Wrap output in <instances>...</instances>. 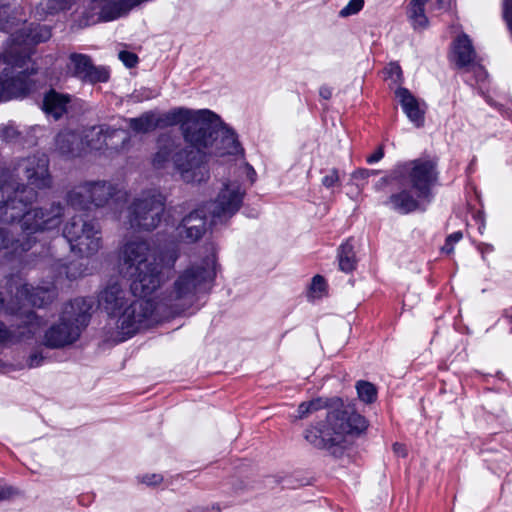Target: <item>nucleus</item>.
<instances>
[{
	"label": "nucleus",
	"instance_id": "nucleus-1",
	"mask_svg": "<svg viewBox=\"0 0 512 512\" xmlns=\"http://www.w3.org/2000/svg\"><path fill=\"white\" fill-rule=\"evenodd\" d=\"M178 259L176 250L157 253L142 239L127 241L119 256L120 269L131 280L130 290L119 282L109 283L98 295L99 307L109 317V334L123 342L158 321L155 303L147 296L165 281V272Z\"/></svg>",
	"mask_w": 512,
	"mask_h": 512
},
{
	"label": "nucleus",
	"instance_id": "nucleus-2",
	"mask_svg": "<svg viewBox=\"0 0 512 512\" xmlns=\"http://www.w3.org/2000/svg\"><path fill=\"white\" fill-rule=\"evenodd\" d=\"M56 296L54 283L32 287L28 284L17 290L16 298L21 306L17 309L9 307L12 314H19L21 324L15 332H11L8 341H29L39 338L42 346L50 349H62L74 344L87 327L90 311L93 307L91 298L79 297L66 303L57 322L41 334L44 320L34 311L22 310L27 304L42 307Z\"/></svg>",
	"mask_w": 512,
	"mask_h": 512
},
{
	"label": "nucleus",
	"instance_id": "nucleus-3",
	"mask_svg": "<svg viewBox=\"0 0 512 512\" xmlns=\"http://www.w3.org/2000/svg\"><path fill=\"white\" fill-rule=\"evenodd\" d=\"M19 9L0 0V30L10 34V44L0 55V101L25 97L33 88L30 76L35 73L30 58L32 46L51 37L46 25L27 24L18 19Z\"/></svg>",
	"mask_w": 512,
	"mask_h": 512
},
{
	"label": "nucleus",
	"instance_id": "nucleus-4",
	"mask_svg": "<svg viewBox=\"0 0 512 512\" xmlns=\"http://www.w3.org/2000/svg\"><path fill=\"white\" fill-rule=\"evenodd\" d=\"M218 124L201 131L207 138L205 144H194L193 148H181L179 140L170 135L159 136L152 166L157 170L173 167L180 179L187 184H200L210 177L207 154L215 156L235 155L240 146L233 130L227 127L217 115Z\"/></svg>",
	"mask_w": 512,
	"mask_h": 512
},
{
	"label": "nucleus",
	"instance_id": "nucleus-5",
	"mask_svg": "<svg viewBox=\"0 0 512 512\" xmlns=\"http://www.w3.org/2000/svg\"><path fill=\"white\" fill-rule=\"evenodd\" d=\"M3 195L7 199L0 202V225L19 222L23 230L24 215L28 204L37 198V193L29 189L24 183H9L5 181L1 186ZM7 227L0 226V263L12 259L31 249V239H10Z\"/></svg>",
	"mask_w": 512,
	"mask_h": 512
},
{
	"label": "nucleus",
	"instance_id": "nucleus-6",
	"mask_svg": "<svg viewBox=\"0 0 512 512\" xmlns=\"http://www.w3.org/2000/svg\"><path fill=\"white\" fill-rule=\"evenodd\" d=\"M216 277V254L213 248L201 259L192 262L175 279L165 299L173 313L188 309L201 293L207 292Z\"/></svg>",
	"mask_w": 512,
	"mask_h": 512
},
{
	"label": "nucleus",
	"instance_id": "nucleus-7",
	"mask_svg": "<svg viewBox=\"0 0 512 512\" xmlns=\"http://www.w3.org/2000/svg\"><path fill=\"white\" fill-rule=\"evenodd\" d=\"M334 408L327 413L326 424L310 427L304 433L305 439L314 447L328 449L339 445L347 436L359 435L367 428V421L341 400L333 402Z\"/></svg>",
	"mask_w": 512,
	"mask_h": 512
},
{
	"label": "nucleus",
	"instance_id": "nucleus-8",
	"mask_svg": "<svg viewBox=\"0 0 512 512\" xmlns=\"http://www.w3.org/2000/svg\"><path fill=\"white\" fill-rule=\"evenodd\" d=\"M436 180V163L431 159L420 158L398 164L388 176L381 178L375 187L381 190L385 185L394 182L399 185H409L418 196L429 199L431 188Z\"/></svg>",
	"mask_w": 512,
	"mask_h": 512
},
{
	"label": "nucleus",
	"instance_id": "nucleus-9",
	"mask_svg": "<svg viewBox=\"0 0 512 512\" xmlns=\"http://www.w3.org/2000/svg\"><path fill=\"white\" fill-rule=\"evenodd\" d=\"M157 127L180 125L184 140L193 148L194 144H205L206 138L201 131L218 124L217 114L208 110H192L184 107L174 108L161 116H156Z\"/></svg>",
	"mask_w": 512,
	"mask_h": 512
},
{
	"label": "nucleus",
	"instance_id": "nucleus-10",
	"mask_svg": "<svg viewBox=\"0 0 512 512\" xmlns=\"http://www.w3.org/2000/svg\"><path fill=\"white\" fill-rule=\"evenodd\" d=\"M128 194L106 181H86L73 187L66 196L67 203L78 210H88L91 206L110 205L117 208L127 201Z\"/></svg>",
	"mask_w": 512,
	"mask_h": 512
},
{
	"label": "nucleus",
	"instance_id": "nucleus-11",
	"mask_svg": "<svg viewBox=\"0 0 512 512\" xmlns=\"http://www.w3.org/2000/svg\"><path fill=\"white\" fill-rule=\"evenodd\" d=\"M165 201L157 189L142 192L125 211L124 223L134 230H154L161 222Z\"/></svg>",
	"mask_w": 512,
	"mask_h": 512
},
{
	"label": "nucleus",
	"instance_id": "nucleus-12",
	"mask_svg": "<svg viewBox=\"0 0 512 512\" xmlns=\"http://www.w3.org/2000/svg\"><path fill=\"white\" fill-rule=\"evenodd\" d=\"M243 174L249 176L254 174V170L247 164L239 166L237 168V178L223 181L216 198L205 205L213 223L231 218L240 209L245 196V190L239 181Z\"/></svg>",
	"mask_w": 512,
	"mask_h": 512
},
{
	"label": "nucleus",
	"instance_id": "nucleus-13",
	"mask_svg": "<svg viewBox=\"0 0 512 512\" xmlns=\"http://www.w3.org/2000/svg\"><path fill=\"white\" fill-rule=\"evenodd\" d=\"M63 236L71 252L80 257H91L101 248L100 228L95 222L81 216H73L65 223Z\"/></svg>",
	"mask_w": 512,
	"mask_h": 512
},
{
	"label": "nucleus",
	"instance_id": "nucleus-14",
	"mask_svg": "<svg viewBox=\"0 0 512 512\" xmlns=\"http://www.w3.org/2000/svg\"><path fill=\"white\" fill-rule=\"evenodd\" d=\"M63 216L64 206L59 201L28 209L24 215L22 240L30 238L32 246L36 241L32 235L58 229Z\"/></svg>",
	"mask_w": 512,
	"mask_h": 512
},
{
	"label": "nucleus",
	"instance_id": "nucleus-15",
	"mask_svg": "<svg viewBox=\"0 0 512 512\" xmlns=\"http://www.w3.org/2000/svg\"><path fill=\"white\" fill-rule=\"evenodd\" d=\"M21 174L27 184L33 188L42 190L50 188L52 185L49 160L45 154H34L18 160L11 175L20 182Z\"/></svg>",
	"mask_w": 512,
	"mask_h": 512
},
{
	"label": "nucleus",
	"instance_id": "nucleus-16",
	"mask_svg": "<svg viewBox=\"0 0 512 512\" xmlns=\"http://www.w3.org/2000/svg\"><path fill=\"white\" fill-rule=\"evenodd\" d=\"M84 138V146L86 145L90 149L99 150L106 146L116 151L124 150L130 140L129 133L126 130L113 129L104 125L90 128Z\"/></svg>",
	"mask_w": 512,
	"mask_h": 512
},
{
	"label": "nucleus",
	"instance_id": "nucleus-17",
	"mask_svg": "<svg viewBox=\"0 0 512 512\" xmlns=\"http://www.w3.org/2000/svg\"><path fill=\"white\" fill-rule=\"evenodd\" d=\"M208 208L204 205L186 215L176 228L177 237L186 243H193L206 232Z\"/></svg>",
	"mask_w": 512,
	"mask_h": 512
},
{
	"label": "nucleus",
	"instance_id": "nucleus-18",
	"mask_svg": "<svg viewBox=\"0 0 512 512\" xmlns=\"http://www.w3.org/2000/svg\"><path fill=\"white\" fill-rule=\"evenodd\" d=\"M453 0H412L408 9V17L414 28H425L428 24V18L425 15V5L433 12H445L452 4Z\"/></svg>",
	"mask_w": 512,
	"mask_h": 512
},
{
	"label": "nucleus",
	"instance_id": "nucleus-19",
	"mask_svg": "<svg viewBox=\"0 0 512 512\" xmlns=\"http://www.w3.org/2000/svg\"><path fill=\"white\" fill-rule=\"evenodd\" d=\"M401 186L400 190L392 193L385 201L389 209L405 215L417 210L421 200H427L425 197L418 196L412 188L408 189L407 185Z\"/></svg>",
	"mask_w": 512,
	"mask_h": 512
},
{
	"label": "nucleus",
	"instance_id": "nucleus-20",
	"mask_svg": "<svg viewBox=\"0 0 512 512\" xmlns=\"http://www.w3.org/2000/svg\"><path fill=\"white\" fill-rule=\"evenodd\" d=\"M451 59L460 68L474 69L477 67L481 70V67L477 65L476 52L466 34L460 35L454 41Z\"/></svg>",
	"mask_w": 512,
	"mask_h": 512
},
{
	"label": "nucleus",
	"instance_id": "nucleus-21",
	"mask_svg": "<svg viewBox=\"0 0 512 512\" xmlns=\"http://www.w3.org/2000/svg\"><path fill=\"white\" fill-rule=\"evenodd\" d=\"M395 95L408 119L417 127L422 126L425 113L424 103H420L408 89L403 87H399L395 91Z\"/></svg>",
	"mask_w": 512,
	"mask_h": 512
},
{
	"label": "nucleus",
	"instance_id": "nucleus-22",
	"mask_svg": "<svg viewBox=\"0 0 512 512\" xmlns=\"http://www.w3.org/2000/svg\"><path fill=\"white\" fill-rule=\"evenodd\" d=\"M56 150L63 156L75 157L80 155L84 149L82 137L72 131H63L56 136Z\"/></svg>",
	"mask_w": 512,
	"mask_h": 512
},
{
	"label": "nucleus",
	"instance_id": "nucleus-23",
	"mask_svg": "<svg viewBox=\"0 0 512 512\" xmlns=\"http://www.w3.org/2000/svg\"><path fill=\"white\" fill-rule=\"evenodd\" d=\"M70 96L54 90L48 92L43 99V111L54 119H59L67 110Z\"/></svg>",
	"mask_w": 512,
	"mask_h": 512
},
{
	"label": "nucleus",
	"instance_id": "nucleus-24",
	"mask_svg": "<svg viewBox=\"0 0 512 512\" xmlns=\"http://www.w3.org/2000/svg\"><path fill=\"white\" fill-rule=\"evenodd\" d=\"M68 71L76 78L84 81L87 73L93 65L88 55L72 53L69 57Z\"/></svg>",
	"mask_w": 512,
	"mask_h": 512
},
{
	"label": "nucleus",
	"instance_id": "nucleus-25",
	"mask_svg": "<svg viewBox=\"0 0 512 512\" xmlns=\"http://www.w3.org/2000/svg\"><path fill=\"white\" fill-rule=\"evenodd\" d=\"M338 262L340 270L345 273H349L356 268V255L351 240H347L339 247Z\"/></svg>",
	"mask_w": 512,
	"mask_h": 512
},
{
	"label": "nucleus",
	"instance_id": "nucleus-26",
	"mask_svg": "<svg viewBox=\"0 0 512 512\" xmlns=\"http://www.w3.org/2000/svg\"><path fill=\"white\" fill-rule=\"evenodd\" d=\"M129 127L137 133H147L157 128L156 114L147 112L138 118L128 120Z\"/></svg>",
	"mask_w": 512,
	"mask_h": 512
},
{
	"label": "nucleus",
	"instance_id": "nucleus-27",
	"mask_svg": "<svg viewBox=\"0 0 512 512\" xmlns=\"http://www.w3.org/2000/svg\"><path fill=\"white\" fill-rule=\"evenodd\" d=\"M329 403L322 398L313 399L308 402H302L296 411V414L293 416L295 420L306 419L318 410H321L325 407H328Z\"/></svg>",
	"mask_w": 512,
	"mask_h": 512
},
{
	"label": "nucleus",
	"instance_id": "nucleus-28",
	"mask_svg": "<svg viewBox=\"0 0 512 512\" xmlns=\"http://www.w3.org/2000/svg\"><path fill=\"white\" fill-rule=\"evenodd\" d=\"M53 269L57 270V280L63 277L69 280H74L84 274V270L79 267H76L75 264H70L69 266H66L61 262H57L54 264Z\"/></svg>",
	"mask_w": 512,
	"mask_h": 512
},
{
	"label": "nucleus",
	"instance_id": "nucleus-29",
	"mask_svg": "<svg viewBox=\"0 0 512 512\" xmlns=\"http://www.w3.org/2000/svg\"><path fill=\"white\" fill-rule=\"evenodd\" d=\"M358 397L365 403H372L375 401L377 391L375 386L367 381H358L356 384Z\"/></svg>",
	"mask_w": 512,
	"mask_h": 512
},
{
	"label": "nucleus",
	"instance_id": "nucleus-30",
	"mask_svg": "<svg viewBox=\"0 0 512 512\" xmlns=\"http://www.w3.org/2000/svg\"><path fill=\"white\" fill-rule=\"evenodd\" d=\"M109 70L103 66L92 65L83 82L96 84L109 80Z\"/></svg>",
	"mask_w": 512,
	"mask_h": 512
},
{
	"label": "nucleus",
	"instance_id": "nucleus-31",
	"mask_svg": "<svg viewBox=\"0 0 512 512\" xmlns=\"http://www.w3.org/2000/svg\"><path fill=\"white\" fill-rule=\"evenodd\" d=\"M47 356L44 354L43 349H36L30 353L23 368H36L41 366Z\"/></svg>",
	"mask_w": 512,
	"mask_h": 512
},
{
	"label": "nucleus",
	"instance_id": "nucleus-32",
	"mask_svg": "<svg viewBox=\"0 0 512 512\" xmlns=\"http://www.w3.org/2000/svg\"><path fill=\"white\" fill-rule=\"evenodd\" d=\"M364 5V0H350L348 4L343 7L340 12V17H348L357 14Z\"/></svg>",
	"mask_w": 512,
	"mask_h": 512
},
{
	"label": "nucleus",
	"instance_id": "nucleus-33",
	"mask_svg": "<svg viewBox=\"0 0 512 512\" xmlns=\"http://www.w3.org/2000/svg\"><path fill=\"white\" fill-rule=\"evenodd\" d=\"M326 281L321 275L312 278L310 291L315 297H320L326 290Z\"/></svg>",
	"mask_w": 512,
	"mask_h": 512
},
{
	"label": "nucleus",
	"instance_id": "nucleus-34",
	"mask_svg": "<svg viewBox=\"0 0 512 512\" xmlns=\"http://www.w3.org/2000/svg\"><path fill=\"white\" fill-rule=\"evenodd\" d=\"M322 185L328 189L337 186L340 183L339 173L336 169H331L321 180Z\"/></svg>",
	"mask_w": 512,
	"mask_h": 512
},
{
	"label": "nucleus",
	"instance_id": "nucleus-35",
	"mask_svg": "<svg viewBox=\"0 0 512 512\" xmlns=\"http://www.w3.org/2000/svg\"><path fill=\"white\" fill-rule=\"evenodd\" d=\"M385 73L394 83H399L402 81V70L397 63H390L385 68Z\"/></svg>",
	"mask_w": 512,
	"mask_h": 512
},
{
	"label": "nucleus",
	"instance_id": "nucleus-36",
	"mask_svg": "<svg viewBox=\"0 0 512 512\" xmlns=\"http://www.w3.org/2000/svg\"><path fill=\"white\" fill-rule=\"evenodd\" d=\"M19 136V132L13 126H4L1 128L0 137L3 141L13 142Z\"/></svg>",
	"mask_w": 512,
	"mask_h": 512
},
{
	"label": "nucleus",
	"instance_id": "nucleus-37",
	"mask_svg": "<svg viewBox=\"0 0 512 512\" xmlns=\"http://www.w3.org/2000/svg\"><path fill=\"white\" fill-rule=\"evenodd\" d=\"M139 481L148 486H157L163 481V477L160 474H144L138 477Z\"/></svg>",
	"mask_w": 512,
	"mask_h": 512
},
{
	"label": "nucleus",
	"instance_id": "nucleus-38",
	"mask_svg": "<svg viewBox=\"0 0 512 512\" xmlns=\"http://www.w3.org/2000/svg\"><path fill=\"white\" fill-rule=\"evenodd\" d=\"M119 59L123 62V64L128 67H134L138 62V57L135 53L129 51H121L119 53Z\"/></svg>",
	"mask_w": 512,
	"mask_h": 512
},
{
	"label": "nucleus",
	"instance_id": "nucleus-39",
	"mask_svg": "<svg viewBox=\"0 0 512 512\" xmlns=\"http://www.w3.org/2000/svg\"><path fill=\"white\" fill-rule=\"evenodd\" d=\"M17 494V490L12 486H0V501L9 500Z\"/></svg>",
	"mask_w": 512,
	"mask_h": 512
},
{
	"label": "nucleus",
	"instance_id": "nucleus-40",
	"mask_svg": "<svg viewBox=\"0 0 512 512\" xmlns=\"http://www.w3.org/2000/svg\"><path fill=\"white\" fill-rule=\"evenodd\" d=\"M3 309V298L0 293V311ZM11 337V331L8 330L3 323L0 322V342L8 341Z\"/></svg>",
	"mask_w": 512,
	"mask_h": 512
},
{
	"label": "nucleus",
	"instance_id": "nucleus-41",
	"mask_svg": "<svg viewBox=\"0 0 512 512\" xmlns=\"http://www.w3.org/2000/svg\"><path fill=\"white\" fill-rule=\"evenodd\" d=\"M383 156H384L383 147L379 146L374 153H372L371 155H369L367 157L366 160L369 164H373V163L380 161L383 158Z\"/></svg>",
	"mask_w": 512,
	"mask_h": 512
},
{
	"label": "nucleus",
	"instance_id": "nucleus-42",
	"mask_svg": "<svg viewBox=\"0 0 512 512\" xmlns=\"http://www.w3.org/2000/svg\"><path fill=\"white\" fill-rule=\"evenodd\" d=\"M8 181L9 183H19L18 180L13 178V175L9 171H6L5 169L0 168V187L2 184Z\"/></svg>",
	"mask_w": 512,
	"mask_h": 512
},
{
	"label": "nucleus",
	"instance_id": "nucleus-43",
	"mask_svg": "<svg viewBox=\"0 0 512 512\" xmlns=\"http://www.w3.org/2000/svg\"><path fill=\"white\" fill-rule=\"evenodd\" d=\"M375 173H376L375 171H369L367 169H360V170L355 171L352 174V177L354 179H366L369 177L370 174H375Z\"/></svg>",
	"mask_w": 512,
	"mask_h": 512
},
{
	"label": "nucleus",
	"instance_id": "nucleus-44",
	"mask_svg": "<svg viewBox=\"0 0 512 512\" xmlns=\"http://www.w3.org/2000/svg\"><path fill=\"white\" fill-rule=\"evenodd\" d=\"M319 95L325 100H329L332 97V88L327 85H322L319 89Z\"/></svg>",
	"mask_w": 512,
	"mask_h": 512
},
{
	"label": "nucleus",
	"instance_id": "nucleus-45",
	"mask_svg": "<svg viewBox=\"0 0 512 512\" xmlns=\"http://www.w3.org/2000/svg\"><path fill=\"white\" fill-rule=\"evenodd\" d=\"M393 451L396 455L400 457H406L407 455V449L403 444L400 443H394L393 444Z\"/></svg>",
	"mask_w": 512,
	"mask_h": 512
},
{
	"label": "nucleus",
	"instance_id": "nucleus-46",
	"mask_svg": "<svg viewBox=\"0 0 512 512\" xmlns=\"http://www.w3.org/2000/svg\"><path fill=\"white\" fill-rule=\"evenodd\" d=\"M448 242L449 243H452V244H456L458 243L461 239H462V233L461 232H454L452 234H450L448 237Z\"/></svg>",
	"mask_w": 512,
	"mask_h": 512
},
{
	"label": "nucleus",
	"instance_id": "nucleus-47",
	"mask_svg": "<svg viewBox=\"0 0 512 512\" xmlns=\"http://www.w3.org/2000/svg\"><path fill=\"white\" fill-rule=\"evenodd\" d=\"M442 250L448 254L452 253L453 250H454V244L452 243H449L448 242V239L446 238V242L444 244V246L442 247Z\"/></svg>",
	"mask_w": 512,
	"mask_h": 512
}]
</instances>
